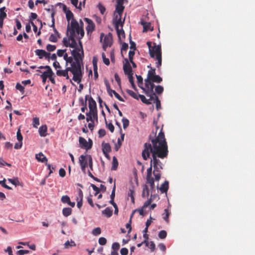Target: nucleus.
Here are the masks:
<instances>
[{"label":"nucleus","mask_w":255,"mask_h":255,"mask_svg":"<svg viewBox=\"0 0 255 255\" xmlns=\"http://www.w3.org/2000/svg\"><path fill=\"white\" fill-rule=\"evenodd\" d=\"M153 146L150 143H145L144 150L142 152L143 159L146 160L152 154L150 164L153 167V174L156 181H159L161 178V170L163 169L162 163L157 157L164 158L168 153L167 142L165 138L164 133L161 128L157 136L153 138L151 135L149 136Z\"/></svg>","instance_id":"obj_1"},{"label":"nucleus","mask_w":255,"mask_h":255,"mask_svg":"<svg viewBox=\"0 0 255 255\" xmlns=\"http://www.w3.org/2000/svg\"><path fill=\"white\" fill-rule=\"evenodd\" d=\"M70 34V42L69 47L76 49L77 48V43L75 38L76 34L78 35L77 37L79 39H81L84 35V31L82 27H80L79 23L75 19H72L71 21L70 27L68 26L67 34Z\"/></svg>","instance_id":"obj_2"},{"label":"nucleus","mask_w":255,"mask_h":255,"mask_svg":"<svg viewBox=\"0 0 255 255\" xmlns=\"http://www.w3.org/2000/svg\"><path fill=\"white\" fill-rule=\"evenodd\" d=\"M148 48L149 52L150 57L156 60V66L159 68L162 63V56H161V45H157L155 43H153V46H152V42L148 41L146 43Z\"/></svg>","instance_id":"obj_3"},{"label":"nucleus","mask_w":255,"mask_h":255,"mask_svg":"<svg viewBox=\"0 0 255 255\" xmlns=\"http://www.w3.org/2000/svg\"><path fill=\"white\" fill-rule=\"evenodd\" d=\"M79 61H75L71 64V67L72 70V73L73 75V80L79 83L81 81L82 77V71H81V64Z\"/></svg>","instance_id":"obj_4"},{"label":"nucleus","mask_w":255,"mask_h":255,"mask_svg":"<svg viewBox=\"0 0 255 255\" xmlns=\"http://www.w3.org/2000/svg\"><path fill=\"white\" fill-rule=\"evenodd\" d=\"M88 104L89 108V114H92L96 119L98 120V112L97 109V104L95 101L92 97H90L88 99Z\"/></svg>","instance_id":"obj_5"},{"label":"nucleus","mask_w":255,"mask_h":255,"mask_svg":"<svg viewBox=\"0 0 255 255\" xmlns=\"http://www.w3.org/2000/svg\"><path fill=\"white\" fill-rule=\"evenodd\" d=\"M79 142L80 147L86 150L91 149L93 145V141L90 138H89L88 141H87L84 137L80 136L79 138Z\"/></svg>","instance_id":"obj_6"},{"label":"nucleus","mask_w":255,"mask_h":255,"mask_svg":"<svg viewBox=\"0 0 255 255\" xmlns=\"http://www.w3.org/2000/svg\"><path fill=\"white\" fill-rule=\"evenodd\" d=\"M104 37L103 44V48L106 50L107 47L108 46H111L112 43V37L111 33H109L108 35H106L105 36H104V34L103 33H101L100 35V41H102L103 38Z\"/></svg>","instance_id":"obj_7"},{"label":"nucleus","mask_w":255,"mask_h":255,"mask_svg":"<svg viewBox=\"0 0 255 255\" xmlns=\"http://www.w3.org/2000/svg\"><path fill=\"white\" fill-rule=\"evenodd\" d=\"M71 52L75 61H79L81 63L83 62L84 56V50L76 49L71 50Z\"/></svg>","instance_id":"obj_8"},{"label":"nucleus","mask_w":255,"mask_h":255,"mask_svg":"<svg viewBox=\"0 0 255 255\" xmlns=\"http://www.w3.org/2000/svg\"><path fill=\"white\" fill-rule=\"evenodd\" d=\"M123 70L125 74L127 75L128 76H129V75H133V72L131 67L130 65V63L129 62L128 59L127 58H124Z\"/></svg>","instance_id":"obj_9"},{"label":"nucleus","mask_w":255,"mask_h":255,"mask_svg":"<svg viewBox=\"0 0 255 255\" xmlns=\"http://www.w3.org/2000/svg\"><path fill=\"white\" fill-rule=\"evenodd\" d=\"M124 0H117V5L115 12L118 13L120 17L122 16L125 7L123 6Z\"/></svg>","instance_id":"obj_10"},{"label":"nucleus","mask_w":255,"mask_h":255,"mask_svg":"<svg viewBox=\"0 0 255 255\" xmlns=\"http://www.w3.org/2000/svg\"><path fill=\"white\" fill-rule=\"evenodd\" d=\"M84 20L88 23V25L86 27L88 34L90 32L92 33L95 30V25L94 23L91 19L88 18H85Z\"/></svg>","instance_id":"obj_11"},{"label":"nucleus","mask_w":255,"mask_h":255,"mask_svg":"<svg viewBox=\"0 0 255 255\" xmlns=\"http://www.w3.org/2000/svg\"><path fill=\"white\" fill-rule=\"evenodd\" d=\"M142 89L144 91L145 94L147 97H149V100H153L155 98V96H157L156 94L153 92V86H151V89H147L145 90V89L142 88Z\"/></svg>","instance_id":"obj_12"},{"label":"nucleus","mask_w":255,"mask_h":255,"mask_svg":"<svg viewBox=\"0 0 255 255\" xmlns=\"http://www.w3.org/2000/svg\"><path fill=\"white\" fill-rule=\"evenodd\" d=\"M35 158L38 161L43 163L45 162V163H47V158L46 157V156L44 155V154L41 152H39L38 154H36L35 155Z\"/></svg>","instance_id":"obj_13"},{"label":"nucleus","mask_w":255,"mask_h":255,"mask_svg":"<svg viewBox=\"0 0 255 255\" xmlns=\"http://www.w3.org/2000/svg\"><path fill=\"white\" fill-rule=\"evenodd\" d=\"M47 127L46 125H42L39 128V133L40 136L45 137L47 135Z\"/></svg>","instance_id":"obj_14"},{"label":"nucleus","mask_w":255,"mask_h":255,"mask_svg":"<svg viewBox=\"0 0 255 255\" xmlns=\"http://www.w3.org/2000/svg\"><path fill=\"white\" fill-rule=\"evenodd\" d=\"M88 155H81L79 158V164L88 165Z\"/></svg>","instance_id":"obj_15"},{"label":"nucleus","mask_w":255,"mask_h":255,"mask_svg":"<svg viewBox=\"0 0 255 255\" xmlns=\"http://www.w3.org/2000/svg\"><path fill=\"white\" fill-rule=\"evenodd\" d=\"M102 147L103 152H110L112 150L111 146L109 143L102 142Z\"/></svg>","instance_id":"obj_16"},{"label":"nucleus","mask_w":255,"mask_h":255,"mask_svg":"<svg viewBox=\"0 0 255 255\" xmlns=\"http://www.w3.org/2000/svg\"><path fill=\"white\" fill-rule=\"evenodd\" d=\"M141 24L143 26V32H145L150 30L151 31L153 30V27L151 28V24L149 22H146L144 21H141Z\"/></svg>","instance_id":"obj_17"},{"label":"nucleus","mask_w":255,"mask_h":255,"mask_svg":"<svg viewBox=\"0 0 255 255\" xmlns=\"http://www.w3.org/2000/svg\"><path fill=\"white\" fill-rule=\"evenodd\" d=\"M102 214L106 217L110 218L113 215V210L111 208L107 207L102 211Z\"/></svg>","instance_id":"obj_18"},{"label":"nucleus","mask_w":255,"mask_h":255,"mask_svg":"<svg viewBox=\"0 0 255 255\" xmlns=\"http://www.w3.org/2000/svg\"><path fill=\"white\" fill-rule=\"evenodd\" d=\"M169 188V182L168 181H165L159 188L160 190L162 193H166Z\"/></svg>","instance_id":"obj_19"},{"label":"nucleus","mask_w":255,"mask_h":255,"mask_svg":"<svg viewBox=\"0 0 255 255\" xmlns=\"http://www.w3.org/2000/svg\"><path fill=\"white\" fill-rule=\"evenodd\" d=\"M135 194L134 188L133 186H132L131 188L129 189V192L128 193V196H129L131 198V201L132 203H134V195Z\"/></svg>","instance_id":"obj_20"},{"label":"nucleus","mask_w":255,"mask_h":255,"mask_svg":"<svg viewBox=\"0 0 255 255\" xmlns=\"http://www.w3.org/2000/svg\"><path fill=\"white\" fill-rule=\"evenodd\" d=\"M54 74H50L48 72H43L41 75L40 77L42 79V82L43 83H45L47 79L49 78V77H51V76H53Z\"/></svg>","instance_id":"obj_21"},{"label":"nucleus","mask_w":255,"mask_h":255,"mask_svg":"<svg viewBox=\"0 0 255 255\" xmlns=\"http://www.w3.org/2000/svg\"><path fill=\"white\" fill-rule=\"evenodd\" d=\"M60 38V35L56 33L55 34H51L49 38V40L51 42H56L58 41V38Z\"/></svg>","instance_id":"obj_22"},{"label":"nucleus","mask_w":255,"mask_h":255,"mask_svg":"<svg viewBox=\"0 0 255 255\" xmlns=\"http://www.w3.org/2000/svg\"><path fill=\"white\" fill-rule=\"evenodd\" d=\"M56 74L59 76L65 77L67 79H69V76L68 73L66 71L64 70H57Z\"/></svg>","instance_id":"obj_23"},{"label":"nucleus","mask_w":255,"mask_h":255,"mask_svg":"<svg viewBox=\"0 0 255 255\" xmlns=\"http://www.w3.org/2000/svg\"><path fill=\"white\" fill-rule=\"evenodd\" d=\"M146 183L150 185V189L153 190L154 189V181L152 177L146 178Z\"/></svg>","instance_id":"obj_24"},{"label":"nucleus","mask_w":255,"mask_h":255,"mask_svg":"<svg viewBox=\"0 0 255 255\" xmlns=\"http://www.w3.org/2000/svg\"><path fill=\"white\" fill-rule=\"evenodd\" d=\"M35 54L39 57V59H42L44 57L45 54V51L42 49H37L35 51Z\"/></svg>","instance_id":"obj_25"},{"label":"nucleus","mask_w":255,"mask_h":255,"mask_svg":"<svg viewBox=\"0 0 255 255\" xmlns=\"http://www.w3.org/2000/svg\"><path fill=\"white\" fill-rule=\"evenodd\" d=\"M118 166V161L116 157V156H114L113 158V162H112V166L111 167V169L112 170H116L117 169Z\"/></svg>","instance_id":"obj_26"},{"label":"nucleus","mask_w":255,"mask_h":255,"mask_svg":"<svg viewBox=\"0 0 255 255\" xmlns=\"http://www.w3.org/2000/svg\"><path fill=\"white\" fill-rule=\"evenodd\" d=\"M136 210H133L130 215V220L128 223L126 224V228L128 229V233H130L131 231V218H132L134 213L135 212Z\"/></svg>","instance_id":"obj_27"},{"label":"nucleus","mask_w":255,"mask_h":255,"mask_svg":"<svg viewBox=\"0 0 255 255\" xmlns=\"http://www.w3.org/2000/svg\"><path fill=\"white\" fill-rule=\"evenodd\" d=\"M116 20L115 21V28L117 29V28H119V25L121 24L122 27H123V23L121 21V17L119 16L118 15L116 16Z\"/></svg>","instance_id":"obj_28"},{"label":"nucleus","mask_w":255,"mask_h":255,"mask_svg":"<svg viewBox=\"0 0 255 255\" xmlns=\"http://www.w3.org/2000/svg\"><path fill=\"white\" fill-rule=\"evenodd\" d=\"M152 82L159 83L162 81V78L160 77L159 75H155L153 77H152L150 79Z\"/></svg>","instance_id":"obj_29"},{"label":"nucleus","mask_w":255,"mask_h":255,"mask_svg":"<svg viewBox=\"0 0 255 255\" xmlns=\"http://www.w3.org/2000/svg\"><path fill=\"white\" fill-rule=\"evenodd\" d=\"M72 209L70 208H64L62 210V213L65 217H68L71 214Z\"/></svg>","instance_id":"obj_30"},{"label":"nucleus","mask_w":255,"mask_h":255,"mask_svg":"<svg viewBox=\"0 0 255 255\" xmlns=\"http://www.w3.org/2000/svg\"><path fill=\"white\" fill-rule=\"evenodd\" d=\"M150 79H145V86L147 89H151V86H153V89L154 88V84L153 83Z\"/></svg>","instance_id":"obj_31"},{"label":"nucleus","mask_w":255,"mask_h":255,"mask_svg":"<svg viewBox=\"0 0 255 255\" xmlns=\"http://www.w3.org/2000/svg\"><path fill=\"white\" fill-rule=\"evenodd\" d=\"M155 75V69L151 68V69L148 71L147 78L146 79H150Z\"/></svg>","instance_id":"obj_32"},{"label":"nucleus","mask_w":255,"mask_h":255,"mask_svg":"<svg viewBox=\"0 0 255 255\" xmlns=\"http://www.w3.org/2000/svg\"><path fill=\"white\" fill-rule=\"evenodd\" d=\"M66 14V17L67 21L69 22L70 20L71 19V21L72 19H73V14L72 12V11L70 10H68V11H67L65 13Z\"/></svg>","instance_id":"obj_33"},{"label":"nucleus","mask_w":255,"mask_h":255,"mask_svg":"<svg viewBox=\"0 0 255 255\" xmlns=\"http://www.w3.org/2000/svg\"><path fill=\"white\" fill-rule=\"evenodd\" d=\"M139 98L140 99L142 103L147 105H149L151 104V102L149 101L150 100L146 99L144 95H138V98Z\"/></svg>","instance_id":"obj_34"},{"label":"nucleus","mask_w":255,"mask_h":255,"mask_svg":"<svg viewBox=\"0 0 255 255\" xmlns=\"http://www.w3.org/2000/svg\"><path fill=\"white\" fill-rule=\"evenodd\" d=\"M39 69H46V71H44V72H48L50 74H54L53 72L51 67L48 65L46 66H40L38 67Z\"/></svg>","instance_id":"obj_35"},{"label":"nucleus","mask_w":255,"mask_h":255,"mask_svg":"<svg viewBox=\"0 0 255 255\" xmlns=\"http://www.w3.org/2000/svg\"><path fill=\"white\" fill-rule=\"evenodd\" d=\"M127 92L128 94L130 95L131 97L135 99L138 100V95H137L135 93L130 90H127Z\"/></svg>","instance_id":"obj_36"},{"label":"nucleus","mask_w":255,"mask_h":255,"mask_svg":"<svg viewBox=\"0 0 255 255\" xmlns=\"http://www.w3.org/2000/svg\"><path fill=\"white\" fill-rule=\"evenodd\" d=\"M153 100V103H155L156 104V108L157 110L161 109V104L160 101L159 100L157 96H155V98H154Z\"/></svg>","instance_id":"obj_37"},{"label":"nucleus","mask_w":255,"mask_h":255,"mask_svg":"<svg viewBox=\"0 0 255 255\" xmlns=\"http://www.w3.org/2000/svg\"><path fill=\"white\" fill-rule=\"evenodd\" d=\"M136 79H137V84L139 87L143 88L142 87V84H143V79L142 77L140 75H136Z\"/></svg>","instance_id":"obj_38"},{"label":"nucleus","mask_w":255,"mask_h":255,"mask_svg":"<svg viewBox=\"0 0 255 255\" xmlns=\"http://www.w3.org/2000/svg\"><path fill=\"white\" fill-rule=\"evenodd\" d=\"M40 124L39 119L37 117H35L32 120V125L34 128H37L38 126Z\"/></svg>","instance_id":"obj_39"},{"label":"nucleus","mask_w":255,"mask_h":255,"mask_svg":"<svg viewBox=\"0 0 255 255\" xmlns=\"http://www.w3.org/2000/svg\"><path fill=\"white\" fill-rule=\"evenodd\" d=\"M8 181L15 186L20 185V182L19 181L18 178H8Z\"/></svg>","instance_id":"obj_40"},{"label":"nucleus","mask_w":255,"mask_h":255,"mask_svg":"<svg viewBox=\"0 0 255 255\" xmlns=\"http://www.w3.org/2000/svg\"><path fill=\"white\" fill-rule=\"evenodd\" d=\"M128 78L129 80V82L131 84L132 88L135 90H136V86L134 83V78L132 75H129V76H128Z\"/></svg>","instance_id":"obj_41"},{"label":"nucleus","mask_w":255,"mask_h":255,"mask_svg":"<svg viewBox=\"0 0 255 255\" xmlns=\"http://www.w3.org/2000/svg\"><path fill=\"white\" fill-rule=\"evenodd\" d=\"M15 88L19 90L22 94L24 93V88L19 83L16 84Z\"/></svg>","instance_id":"obj_42"},{"label":"nucleus","mask_w":255,"mask_h":255,"mask_svg":"<svg viewBox=\"0 0 255 255\" xmlns=\"http://www.w3.org/2000/svg\"><path fill=\"white\" fill-rule=\"evenodd\" d=\"M71 3L75 6L77 8L79 9L80 10H82V7H81V3H79V5H78V0H71Z\"/></svg>","instance_id":"obj_43"},{"label":"nucleus","mask_w":255,"mask_h":255,"mask_svg":"<svg viewBox=\"0 0 255 255\" xmlns=\"http://www.w3.org/2000/svg\"><path fill=\"white\" fill-rule=\"evenodd\" d=\"M86 121L87 122L91 121V122H94V119H96V117H94L92 114H89V112L86 113Z\"/></svg>","instance_id":"obj_44"},{"label":"nucleus","mask_w":255,"mask_h":255,"mask_svg":"<svg viewBox=\"0 0 255 255\" xmlns=\"http://www.w3.org/2000/svg\"><path fill=\"white\" fill-rule=\"evenodd\" d=\"M163 87L160 85H158L155 87V91L156 94H161L163 92Z\"/></svg>","instance_id":"obj_45"},{"label":"nucleus","mask_w":255,"mask_h":255,"mask_svg":"<svg viewBox=\"0 0 255 255\" xmlns=\"http://www.w3.org/2000/svg\"><path fill=\"white\" fill-rule=\"evenodd\" d=\"M116 29L117 30V34L120 39H121V36H123L124 37H125V32L124 30L123 29V27H122L121 29H120L119 28H117V29Z\"/></svg>","instance_id":"obj_46"},{"label":"nucleus","mask_w":255,"mask_h":255,"mask_svg":"<svg viewBox=\"0 0 255 255\" xmlns=\"http://www.w3.org/2000/svg\"><path fill=\"white\" fill-rule=\"evenodd\" d=\"M167 236V233L164 230L160 231L158 233V237L161 239H165Z\"/></svg>","instance_id":"obj_47"},{"label":"nucleus","mask_w":255,"mask_h":255,"mask_svg":"<svg viewBox=\"0 0 255 255\" xmlns=\"http://www.w3.org/2000/svg\"><path fill=\"white\" fill-rule=\"evenodd\" d=\"M97 7H98L99 10L100 11V12L102 14H104V13L106 11V8L101 3H99Z\"/></svg>","instance_id":"obj_48"},{"label":"nucleus","mask_w":255,"mask_h":255,"mask_svg":"<svg viewBox=\"0 0 255 255\" xmlns=\"http://www.w3.org/2000/svg\"><path fill=\"white\" fill-rule=\"evenodd\" d=\"M70 42V36H69L68 38L64 37L63 39V45L66 47H69Z\"/></svg>","instance_id":"obj_49"},{"label":"nucleus","mask_w":255,"mask_h":255,"mask_svg":"<svg viewBox=\"0 0 255 255\" xmlns=\"http://www.w3.org/2000/svg\"><path fill=\"white\" fill-rule=\"evenodd\" d=\"M61 200L63 203H67L68 204V202H70V199L68 196L64 195L61 197Z\"/></svg>","instance_id":"obj_50"},{"label":"nucleus","mask_w":255,"mask_h":255,"mask_svg":"<svg viewBox=\"0 0 255 255\" xmlns=\"http://www.w3.org/2000/svg\"><path fill=\"white\" fill-rule=\"evenodd\" d=\"M64 246L65 248L67 249L69 248L70 247L75 246L76 244L74 241H71V242H69V241H67L64 244Z\"/></svg>","instance_id":"obj_51"},{"label":"nucleus","mask_w":255,"mask_h":255,"mask_svg":"<svg viewBox=\"0 0 255 255\" xmlns=\"http://www.w3.org/2000/svg\"><path fill=\"white\" fill-rule=\"evenodd\" d=\"M164 213L165 215L163 217V218L167 223H169V216L170 213L169 212L168 209H167L164 210Z\"/></svg>","instance_id":"obj_52"},{"label":"nucleus","mask_w":255,"mask_h":255,"mask_svg":"<svg viewBox=\"0 0 255 255\" xmlns=\"http://www.w3.org/2000/svg\"><path fill=\"white\" fill-rule=\"evenodd\" d=\"M149 195V189L146 185H145L143 188L142 196H148Z\"/></svg>","instance_id":"obj_53"},{"label":"nucleus","mask_w":255,"mask_h":255,"mask_svg":"<svg viewBox=\"0 0 255 255\" xmlns=\"http://www.w3.org/2000/svg\"><path fill=\"white\" fill-rule=\"evenodd\" d=\"M56 48V47L55 45H51V44H48L46 46V49L49 52H52L54 51Z\"/></svg>","instance_id":"obj_54"},{"label":"nucleus","mask_w":255,"mask_h":255,"mask_svg":"<svg viewBox=\"0 0 255 255\" xmlns=\"http://www.w3.org/2000/svg\"><path fill=\"white\" fill-rule=\"evenodd\" d=\"M122 122H123V128H124V129L127 128V127L129 125V121H128V120L126 119V118H124L122 119Z\"/></svg>","instance_id":"obj_55"},{"label":"nucleus","mask_w":255,"mask_h":255,"mask_svg":"<svg viewBox=\"0 0 255 255\" xmlns=\"http://www.w3.org/2000/svg\"><path fill=\"white\" fill-rule=\"evenodd\" d=\"M101 233V228L99 227L96 228L93 230L92 234L95 236H98Z\"/></svg>","instance_id":"obj_56"},{"label":"nucleus","mask_w":255,"mask_h":255,"mask_svg":"<svg viewBox=\"0 0 255 255\" xmlns=\"http://www.w3.org/2000/svg\"><path fill=\"white\" fill-rule=\"evenodd\" d=\"M102 56L105 64L106 65H109L110 64V60L108 58H106V55L104 52L102 53Z\"/></svg>","instance_id":"obj_57"},{"label":"nucleus","mask_w":255,"mask_h":255,"mask_svg":"<svg viewBox=\"0 0 255 255\" xmlns=\"http://www.w3.org/2000/svg\"><path fill=\"white\" fill-rule=\"evenodd\" d=\"M98 61V58L97 56H95L93 58L92 63L93 65V68L94 69H97L98 68L97 67V62Z\"/></svg>","instance_id":"obj_58"},{"label":"nucleus","mask_w":255,"mask_h":255,"mask_svg":"<svg viewBox=\"0 0 255 255\" xmlns=\"http://www.w3.org/2000/svg\"><path fill=\"white\" fill-rule=\"evenodd\" d=\"M17 139L19 142H22L23 137L20 132V130L19 129L16 133Z\"/></svg>","instance_id":"obj_59"},{"label":"nucleus","mask_w":255,"mask_h":255,"mask_svg":"<svg viewBox=\"0 0 255 255\" xmlns=\"http://www.w3.org/2000/svg\"><path fill=\"white\" fill-rule=\"evenodd\" d=\"M120 245L118 243H114L112 245V248L114 251H118L119 250Z\"/></svg>","instance_id":"obj_60"},{"label":"nucleus","mask_w":255,"mask_h":255,"mask_svg":"<svg viewBox=\"0 0 255 255\" xmlns=\"http://www.w3.org/2000/svg\"><path fill=\"white\" fill-rule=\"evenodd\" d=\"M106 126L111 132H113L114 131L115 127L112 123L107 124L106 122Z\"/></svg>","instance_id":"obj_61"},{"label":"nucleus","mask_w":255,"mask_h":255,"mask_svg":"<svg viewBox=\"0 0 255 255\" xmlns=\"http://www.w3.org/2000/svg\"><path fill=\"white\" fill-rule=\"evenodd\" d=\"M99 243L101 245H105L107 243V240L104 237H101L99 239Z\"/></svg>","instance_id":"obj_62"},{"label":"nucleus","mask_w":255,"mask_h":255,"mask_svg":"<svg viewBox=\"0 0 255 255\" xmlns=\"http://www.w3.org/2000/svg\"><path fill=\"white\" fill-rule=\"evenodd\" d=\"M66 51V49H58L57 51V54L59 57H62Z\"/></svg>","instance_id":"obj_63"},{"label":"nucleus","mask_w":255,"mask_h":255,"mask_svg":"<svg viewBox=\"0 0 255 255\" xmlns=\"http://www.w3.org/2000/svg\"><path fill=\"white\" fill-rule=\"evenodd\" d=\"M29 252L28 250H19L16 252L17 255H23L24 254H28Z\"/></svg>","instance_id":"obj_64"}]
</instances>
